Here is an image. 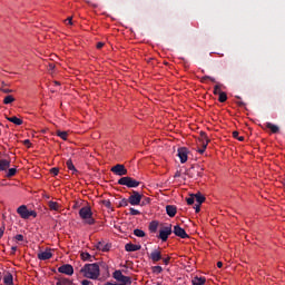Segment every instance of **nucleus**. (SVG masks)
<instances>
[{"instance_id": "obj_1", "label": "nucleus", "mask_w": 285, "mask_h": 285, "mask_svg": "<svg viewBox=\"0 0 285 285\" xmlns=\"http://www.w3.org/2000/svg\"><path fill=\"white\" fill-rule=\"evenodd\" d=\"M80 273L83 275V277H87V279H98L100 275L99 264H86L80 269Z\"/></svg>"}, {"instance_id": "obj_2", "label": "nucleus", "mask_w": 285, "mask_h": 285, "mask_svg": "<svg viewBox=\"0 0 285 285\" xmlns=\"http://www.w3.org/2000/svg\"><path fill=\"white\" fill-rule=\"evenodd\" d=\"M114 279L119 283L107 282L105 285H130L132 284V278L130 276H125L120 269H117L112 273Z\"/></svg>"}, {"instance_id": "obj_3", "label": "nucleus", "mask_w": 285, "mask_h": 285, "mask_svg": "<svg viewBox=\"0 0 285 285\" xmlns=\"http://www.w3.org/2000/svg\"><path fill=\"white\" fill-rule=\"evenodd\" d=\"M79 215L85 220V224H88V226L95 225V219L92 218V209L90 206L81 207Z\"/></svg>"}, {"instance_id": "obj_4", "label": "nucleus", "mask_w": 285, "mask_h": 285, "mask_svg": "<svg viewBox=\"0 0 285 285\" xmlns=\"http://www.w3.org/2000/svg\"><path fill=\"white\" fill-rule=\"evenodd\" d=\"M118 184L119 186H127V188H137L141 185V181H138L130 176H125L118 179Z\"/></svg>"}, {"instance_id": "obj_5", "label": "nucleus", "mask_w": 285, "mask_h": 285, "mask_svg": "<svg viewBox=\"0 0 285 285\" xmlns=\"http://www.w3.org/2000/svg\"><path fill=\"white\" fill-rule=\"evenodd\" d=\"M141 199H144V195L139 194L137 190H132L129 196V204L131 206H139L141 204Z\"/></svg>"}, {"instance_id": "obj_6", "label": "nucleus", "mask_w": 285, "mask_h": 285, "mask_svg": "<svg viewBox=\"0 0 285 285\" xmlns=\"http://www.w3.org/2000/svg\"><path fill=\"white\" fill-rule=\"evenodd\" d=\"M199 142L202 144L203 148L198 149V153L199 155H204V153H206V148H208V144L210 142V139H208V135H206V132L200 131Z\"/></svg>"}, {"instance_id": "obj_7", "label": "nucleus", "mask_w": 285, "mask_h": 285, "mask_svg": "<svg viewBox=\"0 0 285 285\" xmlns=\"http://www.w3.org/2000/svg\"><path fill=\"white\" fill-rule=\"evenodd\" d=\"M170 235H173V225H169L160 229L158 237L159 239H161V242H168V237H170Z\"/></svg>"}, {"instance_id": "obj_8", "label": "nucleus", "mask_w": 285, "mask_h": 285, "mask_svg": "<svg viewBox=\"0 0 285 285\" xmlns=\"http://www.w3.org/2000/svg\"><path fill=\"white\" fill-rule=\"evenodd\" d=\"M111 173L118 175V177H124V175H128V169H126V166L118 164L111 167Z\"/></svg>"}, {"instance_id": "obj_9", "label": "nucleus", "mask_w": 285, "mask_h": 285, "mask_svg": "<svg viewBox=\"0 0 285 285\" xmlns=\"http://www.w3.org/2000/svg\"><path fill=\"white\" fill-rule=\"evenodd\" d=\"M176 237H180V239H188V234L185 228H181L179 225L174 226V230H171Z\"/></svg>"}, {"instance_id": "obj_10", "label": "nucleus", "mask_w": 285, "mask_h": 285, "mask_svg": "<svg viewBox=\"0 0 285 285\" xmlns=\"http://www.w3.org/2000/svg\"><path fill=\"white\" fill-rule=\"evenodd\" d=\"M58 273H62V275L71 276V275H75V268L70 264H65L58 268Z\"/></svg>"}, {"instance_id": "obj_11", "label": "nucleus", "mask_w": 285, "mask_h": 285, "mask_svg": "<svg viewBox=\"0 0 285 285\" xmlns=\"http://www.w3.org/2000/svg\"><path fill=\"white\" fill-rule=\"evenodd\" d=\"M177 157L180 159V164L188 161V149L186 147L178 148Z\"/></svg>"}, {"instance_id": "obj_12", "label": "nucleus", "mask_w": 285, "mask_h": 285, "mask_svg": "<svg viewBox=\"0 0 285 285\" xmlns=\"http://www.w3.org/2000/svg\"><path fill=\"white\" fill-rule=\"evenodd\" d=\"M38 259H40L41 262H46L48 259H52V252L50 249H47L45 252H40L38 254Z\"/></svg>"}, {"instance_id": "obj_13", "label": "nucleus", "mask_w": 285, "mask_h": 285, "mask_svg": "<svg viewBox=\"0 0 285 285\" xmlns=\"http://www.w3.org/2000/svg\"><path fill=\"white\" fill-rule=\"evenodd\" d=\"M17 213H18V215H20V217L22 219H28L29 210H28V207L26 205H21L20 207H18Z\"/></svg>"}, {"instance_id": "obj_14", "label": "nucleus", "mask_w": 285, "mask_h": 285, "mask_svg": "<svg viewBox=\"0 0 285 285\" xmlns=\"http://www.w3.org/2000/svg\"><path fill=\"white\" fill-rule=\"evenodd\" d=\"M125 250H127V253H135L137 250H141V245H135L132 243H128L125 245Z\"/></svg>"}, {"instance_id": "obj_15", "label": "nucleus", "mask_w": 285, "mask_h": 285, "mask_svg": "<svg viewBox=\"0 0 285 285\" xmlns=\"http://www.w3.org/2000/svg\"><path fill=\"white\" fill-rule=\"evenodd\" d=\"M150 259L154 263L160 262V259H163L161 252L159 249H154L150 254Z\"/></svg>"}, {"instance_id": "obj_16", "label": "nucleus", "mask_w": 285, "mask_h": 285, "mask_svg": "<svg viewBox=\"0 0 285 285\" xmlns=\"http://www.w3.org/2000/svg\"><path fill=\"white\" fill-rule=\"evenodd\" d=\"M166 213L168 217H175L177 215V206L175 205H167Z\"/></svg>"}, {"instance_id": "obj_17", "label": "nucleus", "mask_w": 285, "mask_h": 285, "mask_svg": "<svg viewBox=\"0 0 285 285\" xmlns=\"http://www.w3.org/2000/svg\"><path fill=\"white\" fill-rule=\"evenodd\" d=\"M96 248L97 250H101L102 253H108V250H110V246L101 242L97 243Z\"/></svg>"}, {"instance_id": "obj_18", "label": "nucleus", "mask_w": 285, "mask_h": 285, "mask_svg": "<svg viewBox=\"0 0 285 285\" xmlns=\"http://www.w3.org/2000/svg\"><path fill=\"white\" fill-rule=\"evenodd\" d=\"M6 119L8 121H10L11 124H14L16 126H21L23 124V120L21 118L16 117V116H13V117H6Z\"/></svg>"}, {"instance_id": "obj_19", "label": "nucleus", "mask_w": 285, "mask_h": 285, "mask_svg": "<svg viewBox=\"0 0 285 285\" xmlns=\"http://www.w3.org/2000/svg\"><path fill=\"white\" fill-rule=\"evenodd\" d=\"M266 128L273 132V135H277L279 132V127L277 125H273L272 122H266L265 124Z\"/></svg>"}, {"instance_id": "obj_20", "label": "nucleus", "mask_w": 285, "mask_h": 285, "mask_svg": "<svg viewBox=\"0 0 285 285\" xmlns=\"http://www.w3.org/2000/svg\"><path fill=\"white\" fill-rule=\"evenodd\" d=\"M3 284H6V285H14V277L12 276V274L8 273L7 275H4Z\"/></svg>"}, {"instance_id": "obj_21", "label": "nucleus", "mask_w": 285, "mask_h": 285, "mask_svg": "<svg viewBox=\"0 0 285 285\" xmlns=\"http://www.w3.org/2000/svg\"><path fill=\"white\" fill-rule=\"evenodd\" d=\"M10 168V160L0 159V171L8 170Z\"/></svg>"}, {"instance_id": "obj_22", "label": "nucleus", "mask_w": 285, "mask_h": 285, "mask_svg": "<svg viewBox=\"0 0 285 285\" xmlns=\"http://www.w3.org/2000/svg\"><path fill=\"white\" fill-rule=\"evenodd\" d=\"M194 199H196L197 204L202 205L206 202V197L202 195V193L194 194Z\"/></svg>"}, {"instance_id": "obj_23", "label": "nucleus", "mask_w": 285, "mask_h": 285, "mask_svg": "<svg viewBox=\"0 0 285 285\" xmlns=\"http://www.w3.org/2000/svg\"><path fill=\"white\" fill-rule=\"evenodd\" d=\"M191 284L193 285H204V284H206V278L196 276L193 278Z\"/></svg>"}, {"instance_id": "obj_24", "label": "nucleus", "mask_w": 285, "mask_h": 285, "mask_svg": "<svg viewBox=\"0 0 285 285\" xmlns=\"http://www.w3.org/2000/svg\"><path fill=\"white\" fill-rule=\"evenodd\" d=\"M56 285H72V281H70L69 278H58V282L56 283Z\"/></svg>"}, {"instance_id": "obj_25", "label": "nucleus", "mask_w": 285, "mask_h": 285, "mask_svg": "<svg viewBox=\"0 0 285 285\" xmlns=\"http://www.w3.org/2000/svg\"><path fill=\"white\" fill-rule=\"evenodd\" d=\"M66 165H67L68 170L72 171V175H75V173H77V168L75 167V164H72V159H68Z\"/></svg>"}, {"instance_id": "obj_26", "label": "nucleus", "mask_w": 285, "mask_h": 285, "mask_svg": "<svg viewBox=\"0 0 285 285\" xmlns=\"http://www.w3.org/2000/svg\"><path fill=\"white\" fill-rule=\"evenodd\" d=\"M157 228H159V223L156 222V220H153V222L149 224V230H150V233H157Z\"/></svg>"}, {"instance_id": "obj_27", "label": "nucleus", "mask_w": 285, "mask_h": 285, "mask_svg": "<svg viewBox=\"0 0 285 285\" xmlns=\"http://www.w3.org/2000/svg\"><path fill=\"white\" fill-rule=\"evenodd\" d=\"M227 100H228V96L226 95V92L220 91V92L218 94V101H219L220 104H225V101H227Z\"/></svg>"}, {"instance_id": "obj_28", "label": "nucleus", "mask_w": 285, "mask_h": 285, "mask_svg": "<svg viewBox=\"0 0 285 285\" xmlns=\"http://www.w3.org/2000/svg\"><path fill=\"white\" fill-rule=\"evenodd\" d=\"M56 135L58 137H60V139H63V141H66L68 139V131H61V130H57Z\"/></svg>"}, {"instance_id": "obj_29", "label": "nucleus", "mask_w": 285, "mask_h": 285, "mask_svg": "<svg viewBox=\"0 0 285 285\" xmlns=\"http://www.w3.org/2000/svg\"><path fill=\"white\" fill-rule=\"evenodd\" d=\"M14 101V97L12 95H8L3 99V104L8 106L9 104H12Z\"/></svg>"}, {"instance_id": "obj_30", "label": "nucleus", "mask_w": 285, "mask_h": 285, "mask_svg": "<svg viewBox=\"0 0 285 285\" xmlns=\"http://www.w3.org/2000/svg\"><path fill=\"white\" fill-rule=\"evenodd\" d=\"M50 210H59V203L57 202H49Z\"/></svg>"}, {"instance_id": "obj_31", "label": "nucleus", "mask_w": 285, "mask_h": 285, "mask_svg": "<svg viewBox=\"0 0 285 285\" xmlns=\"http://www.w3.org/2000/svg\"><path fill=\"white\" fill-rule=\"evenodd\" d=\"M128 204H130L129 198H128V199H127V198H122V199L120 200V203H119V207H120V208H126V206H128Z\"/></svg>"}, {"instance_id": "obj_32", "label": "nucleus", "mask_w": 285, "mask_h": 285, "mask_svg": "<svg viewBox=\"0 0 285 285\" xmlns=\"http://www.w3.org/2000/svg\"><path fill=\"white\" fill-rule=\"evenodd\" d=\"M134 235H136V237H146V232L141 229H135Z\"/></svg>"}, {"instance_id": "obj_33", "label": "nucleus", "mask_w": 285, "mask_h": 285, "mask_svg": "<svg viewBox=\"0 0 285 285\" xmlns=\"http://www.w3.org/2000/svg\"><path fill=\"white\" fill-rule=\"evenodd\" d=\"M208 79H209V81H213V83L216 82L215 78H213V77H210V76H204V77L200 79V81H202V83H206V81H208Z\"/></svg>"}, {"instance_id": "obj_34", "label": "nucleus", "mask_w": 285, "mask_h": 285, "mask_svg": "<svg viewBox=\"0 0 285 285\" xmlns=\"http://www.w3.org/2000/svg\"><path fill=\"white\" fill-rule=\"evenodd\" d=\"M17 175V168H10L7 173V177L10 179V177H14Z\"/></svg>"}, {"instance_id": "obj_35", "label": "nucleus", "mask_w": 285, "mask_h": 285, "mask_svg": "<svg viewBox=\"0 0 285 285\" xmlns=\"http://www.w3.org/2000/svg\"><path fill=\"white\" fill-rule=\"evenodd\" d=\"M102 205L105 206V208H108L109 210H114L112 203H110V200H102Z\"/></svg>"}, {"instance_id": "obj_36", "label": "nucleus", "mask_w": 285, "mask_h": 285, "mask_svg": "<svg viewBox=\"0 0 285 285\" xmlns=\"http://www.w3.org/2000/svg\"><path fill=\"white\" fill-rule=\"evenodd\" d=\"M163 272H164V268L159 265L153 267V273H156L157 275H159V273H163Z\"/></svg>"}, {"instance_id": "obj_37", "label": "nucleus", "mask_w": 285, "mask_h": 285, "mask_svg": "<svg viewBox=\"0 0 285 285\" xmlns=\"http://www.w3.org/2000/svg\"><path fill=\"white\" fill-rule=\"evenodd\" d=\"M186 202H187L188 206H193V204H195L194 194H191L190 197L186 198Z\"/></svg>"}, {"instance_id": "obj_38", "label": "nucleus", "mask_w": 285, "mask_h": 285, "mask_svg": "<svg viewBox=\"0 0 285 285\" xmlns=\"http://www.w3.org/2000/svg\"><path fill=\"white\" fill-rule=\"evenodd\" d=\"M129 215H132V216H135V215H141V212H139L138 209H135V208L130 207V208H129Z\"/></svg>"}, {"instance_id": "obj_39", "label": "nucleus", "mask_w": 285, "mask_h": 285, "mask_svg": "<svg viewBox=\"0 0 285 285\" xmlns=\"http://www.w3.org/2000/svg\"><path fill=\"white\" fill-rule=\"evenodd\" d=\"M219 92H222V85H216L214 87V95H218Z\"/></svg>"}, {"instance_id": "obj_40", "label": "nucleus", "mask_w": 285, "mask_h": 285, "mask_svg": "<svg viewBox=\"0 0 285 285\" xmlns=\"http://www.w3.org/2000/svg\"><path fill=\"white\" fill-rule=\"evenodd\" d=\"M81 257L85 262H88V259H90V257H92L89 253H82Z\"/></svg>"}, {"instance_id": "obj_41", "label": "nucleus", "mask_w": 285, "mask_h": 285, "mask_svg": "<svg viewBox=\"0 0 285 285\" xmlns=\"http://www.w3.org/2000/svg\"><path fill=\"white\" fill-rule=\"evenodd\" d=\"M50 173H51V175H53L55 177H57V175H59V168L53 167V168L50 169Z\"/></svg>"}, {"instance_id": "obj_42", "label": "nucleus", "mask_w": 285, "mask_h": 285, "mask_svg": "<svg viewBox=\"0 0 285 285\" xmlns=\"http://www.w3.org/2000/svg\"><path fill=\"white\" fill-rule=\"evenodd\" d=\"M0 90L1 92H4V95H9L10 92H12V89H8L6 87H1Z\"/></svg>"}, {"instance_id": "obj_43", "label": "nucleus", "mask_w": 285, "mask_h": 285, "mask_svg": "<svg viewBox=\"0 0 285 285\" xmlns=\"http://www.w3.org/2000/svg\"><path fill=\"white\" fill-rule=\"evenodd\" d=\"M30 217H37V212H35V210H29V212H28V219H29Z\"/></svg>"}, {"instance_id": "obj_44", "label": "nucleus", "mask_w": 285, "mask_h": 285, "mask_svg": "<svg viewBox=\"0 0 285 285\" xmlns=\"http://www.w3.org/2000/svg\"><path fill=\"white\" fill-rule=\"evenodd\" d=\"M164 265L168 266L170 264V257L163 258Z\"/></svg>"}, {"instance_id": "obj_45", "label": "nucleus", "mask_w": 285, "mask_h": 285, "mask_svg": "<svg viewBox=\"0 0 285 285\" xmlns=\"http://www.w3.org/2000/svg\"><path fill=\"white\" fill-rule=\"evenodd\" d=\"M146 204H150V198L146 197L142 203L141 206H146Z\"/></svg>"}, {"instance_id": "obj_46", "label": "nucleus", "mask_w": 285, "mask_h": 285, "mask_svg": "<svg viewBox=\"0 0 285 285\" xmlns=\"http://www.w3.org/2000/svg\"><path fill=\"white\" fill-rule=\"evenodd\" d=\"M16 239L17 242H23V235L21 234L16 235Z\"/></svg>"}, {"instance_id": "obj_47", "label": "nucleus", "mask_w": 285, "mask_h": 285, "mask_svg": "<svg viewBox=\"0 0 285 285\" xmlns=\"http://www.w3.org/2000/svg\"><path fill=\"white\" fill-rule=\"evenodd\" d=\"M194 208H195L196 213H199V210H202V205H199V203H198L194 206Z\"/></svg>"}, {"instance_id": "obj_48", "label": "nucleus", "mask_w": 285, "mask_h": 285, "mask_svg": "<svg viewBox=\"0 0 285 285\" xmlns=\"http://www.w3.org/2000/svg\"><path fill=\"white\" fill-rule=\"evenodd\" d=\"M24 146H27L28 148H30L31 144H30V139H26L23 140Z\"/></svg>"}, {"instance_id": "obj_49", "label": "nucleus", "mask_w": 285, "mask_h": 285, "mask_svg": "<svg viewBox=\"0 0 285 285\" xmlns=\"http://www.w3.org/2000/svg\"><path fill=\"white\" fill-rule=\"evenodd\" d=\"M90 284H92V282H90V281H88V279H83V281L81 282V285H90Z\"/></svg>"}, {"instance_id": "obj_50", "label": "nucleus", "mask_w": 285, "mask_h": 285, "mask_svg": "<svg viewBox=\"0 0 285 285\" xmlns=\"http://www.w3.org/2000/svg\"><path fill=\"white\" fill-rule=\"evenodd\" d=\"M104 46H105L104 42H98L97 46H96V48H97L98 50H101V48H102Z\"/></svg>"}, {"instance_id": "obj_51", "label": "nucleus", "mask_w": 285, "mask_h": 285, "mask_svg": "<svg viewBox=\"0 0 285 285\" xmlns=\"http://www.w3.org/2000/svg\"><path fill=\"white\" fill-rule=\"evenodd\" d=\"M234 139H237L239 137V131H233Z\"/></svg>"}, {"instance_id": "obj_52", "label": "nucleus", "mask_w": 285, "mask_h": 285, "mask_svg": "<svg viewBox=\"0 0 285 285\" xmlns=\"http://www.w3.org/2000/svg\"><path fill=\"white\" fill-rule=\"evenodd\" d=\"M66 21H68L69 26H72V17L67 18Z\"/></svg>"}, {"instance_id": "obj_53", "label": "nucleus", "mask_w": 285, "mask_h": 285, "mask_svg": "<svg viewBox=\"0 0 285 285\" xmlns=\"http://www.w3.org/2000/svg\"><path fill=\"white\" fill-rule=\"evenodd\" d=\"M49 70H55V63H49Z\"/></svg>"}, {"instance_id": "obj_54", "label": "nucleus", "mask_w": 285, "mask_h": 285, "mask_svg": "<svg viewBox=\"0 0 285 285\" xmlns=\"http://www.w3.org/2000/svg\"><path fill=\"white\" fill-rule=\"evenodd\" d=\"M11 250H12V255H14V253H17V247L16 246L11 247Z\"/></svg>"}, {"instance_id": "obj_55", "label": "nucleus", "mask_w": 285, "mask_h": 285, "mask_svg": "<svg viewBox=\"0 0 285 285\" xmlns=\"http://www.w3.org/2000/svg\"><path fill=\"white\" fill-rule=\"evenodd\" d=\"M238 141H244V136H238V138H236Z\"/></svg>"}, {"instance_id": "obj_56", "label": "nucleus", "mask_w": 285, "mask_h": 285, "mask_svg": "<svg viewBox=\"0 0 285 285\" xmlns=\"http://www.w3.org/2000/svg\"><path fill=\"white\" fill-rule=\"evenodd\" d=\"M222 266H224V263L218 262V263H217V267H218V268H222Z\"/></svg>"}, {"instance_id": "obj_57", "label": "nucleus", "mask_w": 285, "mask_h": 285, "mask_svg": "<svg viewBox=\"0 0 285 285\" xmlns=\"http://www.w3.org/2000/svg\"><path fill=\"white\" fill-rule=\"evenodd\" d=\"M3 237V228H0V239Z\"/></svg>"}, {"instance_id": "obj_58", "label": "nucleus", "mask_w": 285, "mask_h": 285, "mask_svg": "<svg viewBox=\"0 0 285 285\" xmlns=\"http://www.w3.org/2000/svg\"><path fill=\"white\" fill-rule=\"evenodd\" d=\"M175 177H180L179 171H177V173L175 174Z\"/></svg>"}, {"instance_id": "obj_59", "label": "nucleus", "mask_w": 285, "mask_h": 285, "mask_svg": "<svg viewBox=\"0 0 285 285\" xmlns=\"http://www.w3.org/2000/svg\"><path fill=\"white\" fill-rule=\"evenodd\" d=\"M53 83H55L56 86H60L59 81H55Z\"/></svg>"}, {"instance_id": "obj_60", "label": "nucleus", "mask_w": 285, "mask_h": 285, "mask_svg": "<svg viewBox=\"0 0 285 285\" xmlns=\"http://www.w3.org/2000/svg\"><path fill=\"white\" fill-rule=\"evenodd\" d=\"M0 135H1V129H0Z\"/></svg>"}]
</instances>
